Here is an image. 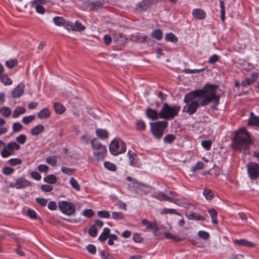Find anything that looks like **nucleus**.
<instances>
[{"label": "nucleus", "instance_id": "obj_1", "mask_svg": "<svg viewBox=\"0 0 259 259\" xmlns=\"http://www.w3.org/2000/svg\"><path fill=\"white\" fill-rule=\"evenodd\" d=\"M218 88L216 84H207L201 90H196L186 94L184 102L186 104L183 108V112L193 115L199 106H206L211 102H213L211 108L217 110L220 98L216 94Z\"/></svg>", "mask_w": 259, "mask_h": 259}, {"label": "nucleus", "instance_id": "obj_2", "mask_svg": "<svg viewBox=\"0 0 259 259\" xmlns=\"http://www.w3.org/2000/svg\"><path fill=\"white\" fill-rule=\"evenodd\" d=\"M252 143L250 133L243 128L236 131L232 140V147L239 151H246Z\"/></svg>", "mask_w": 259, "mask_h": 259}, {"label": "nucleus", "instance_id": "obj_3", "mask_svg": "<svg viewBox=\"0 0 259 259\" xmlns=\"http://www.w3.org/2000/svg\"><path fill=\"white\" fill-rule=\"evenodd\" d=\"M181 110V106L179 105L170 106L167 103L163 104L160 112V118L166 120H172L176 116L178 115Z\"/></svg>", "mask_w": 259, "mask_h": 259}, {"label": "nucleus", "instance_id": "obj_4", "mask_svg": "<svg viewBox=\"0 0 259 259\" xmlns=\"http://www.w3.org/2000/svg\"><path fill=\"white\" fill-rule=\"evenodd\" d=\"M168 122L166 120L158 121L150 123V131L157 139H160L163 135L164 131L167 127Z\"/></svg>", "mask_w": 259, "mask_h": 259}, {"label": "nucleus", "instance_id": "obj_5", "mask_svg": "<svg viewBox=\"0 0 259 259\" xmlns=\"http://www.w3.org/2000/svg\"><path fill=\"white\" fill-rule=\"evenodd\" d=\"M20 149V146L16 142L9 143L2 150L1 156L4 157H8L10 155H14L15 151Z\"/></svg>", "mask_w": 259, "mask_h": 259}, {"label": "nucleus", "instance_id": "obj_6", "mask_svg": "<svg viewBox=\"0 0 259 259\" xmlns=\"http://www.w3.org/2000/svg\"><path fill=\"white\" fill-rule=\"evenodd\" d=\"M247 175L251 180H256L259 178V164L255 162H250L246 164Z\"/></svg>", "mask_w": 259, "mask_h": 259}, {"label": "nucleus", "instance_id": "obj_7", "mask_svg": "<svg viewBox=\"0 0 259 259\" xmlns=\"http://www.w3.org/2000/svg\"><path fill=\"white\" fill-rule=\"evenodd\" d=\"M58 206L61 211L67 215H71L75 213V206L72 203L61 201L59 202Z\"/></svg>", "mask_w": 259, "mask_h": 259}, {"label": "nucleus", "instance_id": "obj_8", "mask_svg": "<svg viewBox=\"0 0 259 259\" xmlns=\"http://www.w3.org/2000/svg\"><path fill=\"white\" fill-rule=\"evenodd\" d=\"M9 186L11 188L20 189L30 186L31 182L24 178H19L16 180L15 182L10 183Z\"/></svg>", "mask_w": 259, "mask_h": 259}, {"label": "nucleus", "instance_id": "obj_9", "mask_svg": "<svg viewBox=\"0 0 259 259\" xmlns=\"http://www.w3.org/2000/svg\"><path fill=\"white\" fill-rule=\"evenodd\" d=\"M134 188L137 194L142 195L149 192L150 187L146 184L140 182L137 180H134Z\"/></svg>", "mask_w": 259, "mask_h": 259}, {"label": "nucleus", "instance_id": "obj_10", "mask_svg": "<svg viewBox=\"0 0 259 259\" xmlns=\"http://www.w3.org/2000/svg\"><path fill=\"white\" fill-rule=\"evenodd\" d=\"M126 149L125 143L122 140L114 138V156L125 152Z\"/></svg>", "mask_w": 259, "mask_h": 259}, {"label": "nucleus", "instance_id": "obj_11", "mask_svg": "<svg viewBox=\"0 0 259 259\" xmlns=\"http://www.w3.org/2000/svg\"><path fill=\"white\" fill-rule=\"evenodd\" d=\"M152 4V0H143L136 5L135 10L139 13L146 11L150 8Z\"/></svg>", "mask_w": 259, "mask_h": 259}, {"label": "nucleus", "instance_id": "obj_12", "mask_svg": "<svg viewBox=\"0 0 259 259\" xmlns=\"http://www.w3.org/2000/svg\"><path fill=\"white\" fill-rule=\"evenodd\" d=\"M141 223L144 226H146L147 229L152 231L154 233L159 229L156 222H150L148 220L144 219L142 220Z\"/></svg>", "mask_w": 259, "mask_h": 259}, {"label": "nucleus", "instance_id": "obj_13", "mask_svg": "<svg viewBox=\"0 0 259 259\" xmlns=\"http://www.w3.org/2000/svg\"><path fill=\"white\" fill-rule=\"evenodd\" d=\"M25 85L23 83H20L17 87L14 89L12 92V97L18 98L20 97L24 93Z\"/></svg>", "mask_w": 259, "mask_h": 259}, {"label": "nucleus", "instance_id": "obj_14", "mask_svg": "<svg viewBox=\"0 0 259 259\" xmlns=\"http://www.w3.org/2000/svg\"><path fill=\"white\" fill-rule=\"evenodd\" d=\"M146 114L148 118L152 120H156L160 118L159 112L158 113L156 110L149 107L146 109Z\"/></svg>", "mask_w": 259, "mask_h": 259}, {"label": "nucleus", "instance_id": "obj_15", "mask_svg": "<svg viewBox=\"0 0 259 259\" xmlns=\"http://www.w3.org/2000/svg\"><path fill=\"white\" fill-rule=\"evenodd\" d=\"M193 17L198 20H203L206 17V13L204 11L201 9H195L192 12Z\"/></svg>", "mask_w": 259, "mask_h": 259}, {"label": "nucleus", "instance_id": "obj_16", "mask_svg": "<svg viewBox=\"0 0 259 259\" xmlns=\"http://www.w3.org/2000/svg\"><path fill=\"white\" fill-rule=\"evenodd\" d=\"M234 242L235 244L239 246H243L250 248L253 247L254 246V244L252 242L245 239H236L234 241Z\"/></svg>", "mask_w": 259, "mask_h": 259}, {"label": "nucleus", "instance_id": "obj_17", "mask_svg": "<svg viewBox=\"0 0 259 259\" xmlns=\"http://www.w3.org/2000/svg\"><path fill=\"white\" fill-rule=\"evenodd\" d=\"M107 152L106 148L100 149L94 152V155L98 160H102L104 158Z\"/></svg>", "mask_w": 259, "mask_h": 259}, {"label": "nucleus", "instance_id": "obj_18", "mask_svg": "<svg viewBox=\"0 0 259 259\" xmlns=\"http://www.w3.org/2000/svg\"><path fill=\"white\" fill-rule=\"evenodd\" d=\"M250 116L247 122L248 125L259 126V117L254 115L252 112H250Z\"/></svg>", "mask_w": 259, "mask_h": 259}, {"label": "nucleus", "instance_id": "obj_19", "mask_svg": "<svg viewBox=\"0 0 259 259\" xmlns=\"http://www.w3.org/2000/svg\"><path fill=\"white\" fill-rule=\"evenodd\" d=\"M186 217L191 220L204 221L205 218L193 212H186Z\"/></svg>", "mask_w": 259, "mask_h": 259}, {"label": "nucleus", "instance_id": "obj_20", "mask_svg": "<svg viewBox=\"0 0 259 259\" xmlns=\"http://www.w3.org/2000/svg\"><path fill=\"white\" fill-rule=\"evenodd\" d=\"M45 130V127L42 124H37L31 130V134L33 136H37L42 133Z\"/></svg>", "mask_w": 259, "mask_h": 259}, {"label": "nucleus", "instance_id": "obj_21", "mask_svg": "<svg viewBox=\"0 0 259 259\" xmlns=\"http://www.w3.org/2000/svg\"><path fill=\"white\" fill-rule=\"evenodd\" d=\"M91 145L92 148L96 150H100V149L106 148V147L102 145L99 140L97 138H94L91 141Z\"/></svg>", "mask_w": 259, "mask_h": 259}, {"label": "nucleus", "instance_id": "obj_22", "mask_svg": "<svg viewBox=\"0 0 259 259\" xmlns=\"http://www.w3.org/2000/svg\"><path fill=\"white\" fill-rule=\"evenodd\" d=\"M53 106L55 112L59 114L63 113L66 110L65 107L62 104L58 102H55Z\"/></svg>", "mask_w": 259, "mask_h": 259}, {"label": "nucleus", "instance_id": "obj_23", "mask_svg": "<svg viewBox=\"0 0 259 259\" xmlns=\"http://www.w3.org/2000/svg\"><path fill=\"white\" fill-rule=\"evenodd\" d=\"M25 111H26V109L24 107L18 106L14 110V111L13 112V114H12V117L14 118H17L20 115L25 113Z\"/></svg>", "mask_w": 259, "mask_h": 259}, {"label": "nucleus", "instance_id": "obj_24", "mask_svg": "<svg viewBox=\"0 0 259 259\" xmlns=\"http://www.w3.org/2000/svg\"><path fill=\"white\" fill-rule=\"evenodd\" d=\"M151 36L157 40H160L163 37L162 31L159 29H156L151 32Z\"/></svg>", "mask_w": 259, "mask_h": 259}, {"label": "nucleus", "instance_id": "obj_25", "mask_svg": "<svg viewBox=\"0 0 259 259\" xmlns=\"http://www.w3.org/2000/svg\"><path fill=\"white\" fill-rule=\"evenodd\" d=\"M50 116V113L47 108L42 109L37 114V117L40 119L47 118L49 117Z\"/></svg>", "mask_w": 259, "mask_h": 259}, {"label": "nucleus", "instance_id": "obj_26", "mask_svg": "<svg viewBox=\"0 0 259 259\" xmlns=\"http://www.w3.org/2000/svg\"><path fill=\"white\" fill-rule=\"evenodd\" d=\"M110 230L108 228H105L103 229V232L99 237V239L101 241H105L110 235Z\"/></svg>", "mask_w": 259, "mask_h": 259}, {"label": "nucleus", "instance_id": "obj_27", "mask_svg": "<svg viewBox=\"0 0 259 259\" xmlns=\"http://www.w3.org/2000/svg\"><path fill=\"white\" fill-rule=\"evenodd\" d=\"M203 195L207 200H211L214 198L213 193L208 188H205L203 190Z\"/></svg>", "mask_w": 259, "mask_h": 259}, {"label": "nucleus", "instance_id": "obj_28", "mask_svg": "<svg viewBox=\"0 0 259 259\" xmlns=\"http://www.w3.org/2000/svg\"><path fill=\"white\" fill-rule=\"evenodd\" d=\"M161 214H166L168 213L175 214L179 215L182 218V215L180 213L178 212L176 209L171 208H163L160 212Z\"/></svg>", "mask_w": 259, "mask_h": 259}, {"label": "nucleus", "instance_id": "obj_29", "mask_svg": "<svg viewBox=\"0 0 259 259\" xmlns=\"http://www.w3.org/2000/svg\"><path fill=\"white\" fill-rule=\"evenodd\" d=\"M165 39L167 41H170L175 43L178 42V39L177 37V36L171 32L167 33L165 35Z\"/></svg>", "mask_w": 259, "mask_h": 259}, {"label": "nucleus", "instance_id": "obj_30", "mask_svg": "<svg viewBox=\"0 0 259 259\" xmlns=\"http://www.w3.org/2000/svg\"><path fill=\"white\" fill-rule=\"evenodd\" d=\"M53 21L55 25L58 26H61L65 24L66 21L62 17H55L53 18Z\"/></svg>", "mask_w": 259, "mask_h": 259}, {"label": "nucleus", "instance_id": "obj_31", "mask_svg": "<svg viewBox=\"0 0 259 259\" xmlns=\"http://www.w3.org/2000/svg\"><path fill=\"white\" fill-rule=\"evenodd\" d=\"M44 180L47 183L53 184L57 182V178L55 175L51 174L44 178Z\"/></svg>", "mask_w": 259, "mask_h": 259}, {"label": "nucleus", "instance_id": "obj_32", "mask_svg": "<svg viewBox=\"0 0 259 259\" xmlns=\"http://www.w3.org/2000/svg\"><path fill=\"white\" fill-rule=\"evenodd\" d=\"M2 82L5 85H9L12 83V80L8 77L6 74H4L0 76Z\"/></svg>", "mask_w": 259, "mask_h": 259}, {"label": "nucleus", "instance_id": "obj_33", "mask_svg": "<svg viewBox=\"0 0 259 259\" xmlns=\"http://www.w3.org/2000/svg\"><path fill=\"white\" fill-rule=\"evenodd\" d=\"M220 6L221 9V19L223 22H224L225 20V3L222 0L220 1Z\"/></svg>", "mask_w": 259, "mask_h": 259}, {"label": "nucleus", "instance_id": "obj_34", "mask_svg": "<svg viewBox=\"0 0 259 259\" xmlns=\"http://www.w3.org/2000/svg\"><path fill=\"white\" fill-rule=\"evenodd\" d=\"M0 113L6 117H9L11 114V109L8 107H3L0 109Z\"/></svg>", "mask_w": 259, "mask_h": 259}, {"label": "nucleus", "instance_id": "obj_35", "mask_svg": "<svg viewBox=\"0 0 259 259\" xmlns=\"http://www.w3.org/2000/svg\"><path fill=\"white\" fill-rule=\"evenodd\" d=\"M96 133L98 137L101 139H104L108 137V133L105 130L97 129Z\"/></svg>", "mask_w": 259, "mask_h": 259}, {"label": "nucleus", "instance_id": "obj_36", "mask_svg": "<svg viewBox=\"0 0 259 259\" xmlns=\"http://www.w3.org/2000/svg\"><path fill=\"white\" fill-rule=\"evenodd\" d=\"M176 139V136L173 134H168L163 138V141L166 144H171Z\"/></svg>", "mask_w": 259, "mask_h": 259}, {"label": "nucleus", "instance_id": "obj_37", "mask_svg": "<svg viewBox=\"0 0 259 259\" xmlns=\"http://www.w3.org/2000/svg\"><path fill=\"white\" fill-rule=\"evenodd\" d=\"M31 7L35 8L36 11L41 15L44 14L46 12L45 9L42 6L38 5V4L31 3Z\"/></svg>", "mask_w": 259, "mask_h": 259}, {"label": "nucleus", "instance_id": "obj_38", "mask_svg": "<svg viewBox=\"0 0 259 259\" xmlns=\"http://www.w3.org/2000/svg\"><path fill=\"white\" fill-rule=\"evenodd\" d=\"M5 64L8 68L12 69L18 64V61L16 59H11L7 61Z\"/></svg>", "mask_w": 259, "mask_h": 259}, {"label": "nucleus", "instance_id": "obj_39", "mask_svg": "<svg viewBox=\"0 0 259 259\" xmlns=\"http://www.w3.org/2000/svg\"><path fill=\"white\" fill-rule=\"evenodd\" d=\"M204 164L201 161H198L195 166L191 167V171L195 172L198 170L202 169L204 168Z\"/></svg>", "mask_w": 259, "mask_h": 259}, {"label": "nucleus", "instance_id": "obj_40", "mask_svg": "<svg viewBox=\"0 0 259 259\" xmlns=\"http://www.w3.org/2000/svg\"><path fill=\"white\" fill-rule=\"evenodd\" d=\"M27 137L24 134H21L16 137V142L18 144H20L21 145H23L26 141Z\"/></svg>", "mask_w": 259, "mask_h": 259}, {"label": "nucleus", "instance_id": "obj_41", "mask_svg": "<svg viewBox=\"0 0 259 259\" xmlns=\"http://www.w3.org/2000/svg\"><path fill=\"white\" fill-rule=\"evenodd\" d=\"M23 128L22 125L18 122H15L13 124L12 129L14 133L20 132Z\"/></svg>", "mask_w": 259, "mask_h": 259}, {"label": "nucleus", "instance_id": "obj_42", "mask_svg": "<svg viewBox=\"0 0 259 259\" xmlns=\"http://www.w3.org/2000/svg\"><path fill=\"white\" fill-rule=\"evenodd\" d=\"M70 184L71 185V186L76 190L79 191L80 186L78 184V182L76 181V180L74 178H71L70 180Z\"/></svg>", "mask_w": 259, "mask_h": 259}, {"label": "nucleus", "instance_id": "obj_43", "mask_svg": "<svg viewBox=\"0 0 259 259\" xmlns=\"http://www.w3.org/2000/svg\"><path fill=\"white\" fill-rule=\"evenodd\" d=\"M85 28V27L81 24L78 21H76L74 24V29L75 31H82L84 30Z\"/></svg>", "mask_w": 259, "mask_h": 259}, {"label": "nucleus", "instance_id": "obj_44", "mask_svg": "<svg viewBox=\"0 0 259 259\" xmlns=\"http://www.w3.org/2000/svg\"><path fill=\"white\" fill-rule=\"evenodd\" d=\"M35 118V116L34 115H29L28 116H25L22 119V122L26 124H27L33 120H34Z\"/></svg>", "mask_w": 259, "mask_h": 259}, {"label": "nucleus", "instance_id": "obj_45", "mask_svg": "<svg viewBox=\"0 0 259 259\" xmlns=\"http://www.w3.org/2000/svg\"><path fill=\"white\" fill-rule=\"evenodd\" d=\"M204 68H202L201 69H190L188 68L185 69L184 71L186 73L194 74L201 72L204 70Z\"/></svg>", "mask_w": 259, "mask_h": 259}, {"label": "nucleus", "instance_id": "obj_46", "mask_svg": "<svg viewBox=\"0 0 259 259\" xmlns=\"http://www.w3.org/2000/svg\"><path fill=\"white\" fill-rule=\"evenodd\" d=\"M46 162L50 165L54 166L57 163V159L56 156H51L48 157L46 159Z\"/></svg>", "mask_w": 259, "mask_h": 259}, {"label": "nucleus", "instance_id": "obj_47", "mask_svg": "<svg viewBox=\"0 0 259 259\" xmlns=\"http://www.w3.org/2000/svg\"><path fill=\"white\" fill-rule=\"evenodd\" d=\"M211 144L212 142L210 140H203L201 142L202 146L206 150L210 149Z\"/></svg>", "mask_w": 259, "mask_h": 259}, {"label": "nucleus", "instance_id": "obj_48", "mask_svg": "<svg viewBox=\"0 0 259 259\" xmlns=\"http://www.w3.org/2000/svg\"><path fill=\"white\" fill-rule=\"evenodd\" d=\"M89 233L90 235L92 237H95L97 235V230L95 225H93L89 229Z\"/></svg>", "mask_w": 259, "mask_h": 259}, {"label": "nucleus", "instance_id": "obj_49", "mask_svg": "<svg viewBox=\"0 0 259 259\" xmlns=\"http://www.w3.org/2000/svg\"><path fill=\"white\" fill-rule=\"evenodd\" d=\"M61 171L63 173L70 176L73 174L74 169L65 166H62Z\"/></svg>", "mask_w": 259, "mask_h": 259}, {"label": "nucleus", "instance_id": "obj_50", "mask_svg": "<svg viewBox=\"0 0 259 259\" xmlns=\"http://www.w3.org/2000/svg\"><path fill=\"white\" fill-rule=\"evenodd\" d=\"M9 162L10 165L12 166H16L18 164H20L22 161L19 158H12L9 160Z\"/></svg>", "mask_w": 259, "mask_h": 259}, {"label": "nucleus", "instance_id": "obj_51", "mask_svg": "<svg viewBox=\"0 0 259 259\" xmlns=\"http://www.w3.org/2000/svg\"><path fill=\"white\" fill-rule=\"evenodd\" d=\"M100 255L102 259H113L112 256L110 255L108 252L105 250L101 251Z\"/></svg>", "mask_w": 259, "mask_h": 259}, {"label": "nucleus", "instance_id": "obj_52", "mask_svg": "<svg viewBox=\"0 0 259 259\" xmlns=\"http://www.w3.org/2000/svg\"><path fill=\"white\" fill-rule=\"evenodd\" d=\"M35 201L42 206H46L48 203L47 199L43 198H36Z\"/></svg>", "mask_w": 259, "mask_h": 259}, {"label": "nucleus", "instance_id": "obj_53", "mask_svg": "<svg viewBox=\"0 0 259 259\" xmlns=\"http://www.w3.org/2000/svg\"><path fill=\"white\" fill-rule=\"evenodd\" d=\"M98 214L100 218H108L110 217V213L109 212L105 210L98 211Z\"/></svg>", "mask_w": 259, "mask_h": 259}, {"label": "nucleus", "instance_id": "obj_54", "mask_svg": "<svg viewBox=\"0 0 259 259\" xmlns=\"http://www.w3.org/2000/svg\"><path fill=\"white\" fill-rule=\"evenodd\" d=\"M14 171V169L10 167H5L3 169V172L6 175H10Z\"/></svg>", "mask_w": 259, "mask_h": 259}, {"label": "nucleus", "instance_id": "obj_55", "mask_svg": "<svg viewBox=\"0 0 259 259\" xmlns=\"http://www.w3.org/2000/svg\"><path fill=\"white\" fill-rule=\"evenodd\" d=\"M136 126L138 130L143 131L145 129V123L142 120H139L136 122Z\"/></svg>", "mask_w": 259, "mask_h": 259}, {"label": "nucleus", "instance_id": "obj_56", "mask_svg": "<svg viewBox=\"0 0 259 259\" xmlns=\"http://www.w3.org/2000/svg\"><path fill=\"white\" fill-rule=\"evenodd\" d=\"M198 235L199 237L203 239H207L209 237V233L204 231H199L198 233Z\"/></svg>", "mask_w": 259, "mask_h": 259}, {"label": "nucleus", "instance_id": "obj_57", "mask_svg": "<svg viewBox=\"0 0 259 259\" xmlns=\"http://www.w3.org/2000/svg\"><path fill=\"white\" fill-rule=\"evenodd\" d=\"M41 189L46 192H49L53 190V188L51 185L45 184L41 185Z\"/></svg>", "mask_w": 259, "mask_h": 259}, {"label": "nucleus", "instance_id": "obj_58", "mask_svg": "<svg viewBox=\"0 0 259 259\" xmlns=\"http://www.w3.org/2000/svg\"><path fill=\"white\" fill-rule=\"evenodd\" d=\"M27 215L32 219H37V214L35 211L31 209H28L27 211Z\"/></svg>", "mask_w": 259, "mask_h": 259}, {"label": "nucleus", "instance_id": "obj_59", "mask_svg": "<svg viewBox=\"0 0 259 259\" xmlns=\"http://www.w3.org/2000/svg\"><path fill=\"white\" fill-rule=\"evenodd\" d=\"M219 60V56L217 54H213L209 58L208 62L209 64H214Z\"/></svg>", "mask_w": 259, "mask_h": 259}, {"label": "nucleus", "instance_id": "obj_60", "mask_svg": "<svg viewBox=\"0 0 259 259\" xmlns=\"http://www.w3.org/2000/svg\"><path fill=\"white\" fill-rule=\"evenodd\" d=\"M37 169L40 172H47L49 169V167L46 164H40L38 165Z\"/></svg>", "mask_w": 259, "mask_h": 259}, {"label": "nucleus", "instance_id": "obj_61", "mask_svg": "<svg viewBox=\"0 0 259 259\" xmlns=\"http://www.w3.org/2000/svg\"><path fill=\"white\" fill-rule=\"evenodd\" d=\"M87 249L88 252L92 254H95L96 252V248L95 245L93 244H89L87 246Z\"/></svg>", "mask_w": 259, "mask_h": 259}, {"label": "nucleus", "instance_id": "obj_62", "mask_svg": "<svg viewBox=\"0 0 259 259\" xmlns=\"http://www.w3.org/2000/svg\"><path fill=\"white\" fill-rule=\"evenodd\" d=\"M82 214L84 216L91 218L94 215V212L92 209H87L83 211Z\"/></svg>", "mask_w": 259, "mask_h": 259}, {"label": "nucleus", "instance_id": "obj_63", "mask_svg": "<svg viewBox=\"0 0 259 259\" xmlns=\"http://www.w3.org/2000/svg\"><path fill=\"white\" fill-rule=\"evenodd\" d=\"M31 176L33 179L37 181L41 179V175L37 171H32L31 172Z\"/></svg>", "mask_w": 259, "mask_h": 259}, {"label": "nucleus", "instance_id": "obj_64", "mask_svg": "<svg viewBox=\"0 0 259 259\" xmlns=\"http://www.w3.org/2000/svg\"><path fill=\"white\" fill-rule=\"evenodd\" d=\"M48 207L51 210H55L57 209V204L55 201H50L48 204Z\"/></svg>", "mask_w": 259, "mask_h": 259}]
</instances>
